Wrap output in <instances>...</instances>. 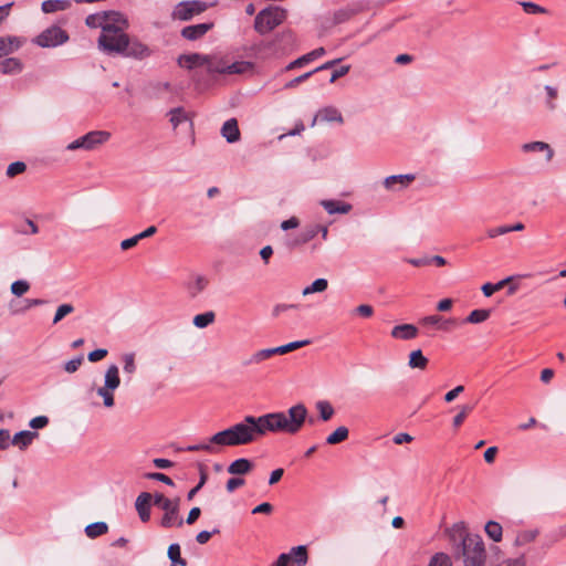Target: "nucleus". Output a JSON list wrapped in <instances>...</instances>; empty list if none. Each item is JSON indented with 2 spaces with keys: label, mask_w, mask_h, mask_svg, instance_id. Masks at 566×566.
<instances>
[{
  "label": "nucleus",
  "mask_w": 566,
  "mask_h": 566,
  "mask_svg": "<svg viewBox=\"0 0 566 566\" xmlns=\"http://www.w3.org/2000/svg\"><path fill=\"white\" fill-rule=\"evenodd\" d=\"M266 432L264 415L260 417L245 416L242 421L214 433L210 437V441L218 447L245 446L256 441Z\"/></svg>",
  "instance_id": "nucleus-1"
},
{
  "label": "nucleus",
  "mask_w": 566,
  "mask_h": 566,
  "mask_svg": "<svg viewBox=\"0 0 566 566\" xmlns=\"http://www.w3.org/2000/svg\"><path fill=\"white\" fill-rule=\"evenodd\" d=\"M454 555L461 557L464 566H484L486 552L482 537L467 532L463 523L448 530Z\"/></svg>",
  "instance_id": "nucleus-2"
},
{
  "label": "nucleus",
  "mask_w": 566,
  "mask_h": 566,
  "mask_svg": "<svg viewBox=\"0 0 566 566\" xmlns=\"http://www.w3.org/2000/svg\"><path fill=\"white\" fill-rule=\"evenodd\" d=\"M128 22L123 14L118 15V21L107 24L103 28L97 39L98 49L107 55H137V51L130 49V40L125 30Z\"/></svg>",
  "instance_id": "nucleus-3"
},
{
  "label": "nucleus",
  "mask_w": 566,
  "mask_h": 566,
  "mask_svg": "<svg viewBox=\"0 0 566 566\" xmlns=\"http://www.w3.org/2000/svg\"><path fill=\"white\" fill-rule=\"evenodd\" d=\"M307 408L304 403H296L286 412H270L264 415L268 432L297 433L307 418Z\"/></svg>",
  "instance_id": "nucleus-4"
},
{
  "label": "nucleus",
  "mask_w": 566,
  "mask_h": 566,
  "mask_svg": "<svg viewBox=\"0 0 566 566\" xmlns=\"http://www.w3.org/2000/svg\"><path fill=\"white\" fill-rule=\"evenodd\" d=\"M156 504L165 511L161 520V525L165 527L181 526L182 520L178 517V505L176 501L169 497H144V522L148 518L149 514L147 507Z\"/></svg>",
  "instance_id": "nucleus-5"
},
{
  "label": "nucleus",
  "mask_w": 566,
  "mask_h": 566,
  "mask_svg": "<svg viewBox=\"0 0 566 566\" xmlns=\"http://www.w3.org/2000/svg\"><path fill=\"white\" fill-rule=\"evenodd\" d=\"M286 13L280 7H269L261 10L254 20V29L260 34H266L285 20Z\"/></svg>",
  "instance_id": "nucleus-6"
},
{
  "label": "nucleus",
  "mask_w": 566,
  "mask_h": 566,
  "mask_svg": "<svg viewBox=\"0 0 566 566\" xmlns=\"http://www.w3.org/2000/svg\"><path fill=\"white\" fill-rule=\"evenodd\" d=\"M111 136V133L107 130H91L67 144L65 148L70 151L78 149L93 151L107 143Z\"/></svg>",
  "instance_id": "nucleus-7"
},
{
  "label": "nucleus",
  "mask_w": 566,
  "mask_h": 566,
  "mask_svg": "<svg viewBox=\"0 0 566 566\" xmlns=\"http://www.w3.org/2000/svg\"><path fill=\"white\" fill-rule=\"evenodd\" d=\"M308 344H311L310 339H303V340H294V342L287 343L285 345H281V346L273 347V348L260 349V350L253 353L247 360H244L243 365L244 366L259 365L262 361L272 357L273 355H284L292 350L304 347Z\"/></svg>",
  "instance_id": "nucleus-8"
},
{
  "label": "nucleus",
  "mask_w": 566,
  "mask_h": 566,
  "mask_svg": "<svg viewBox=\"0 0 566 566\" xmlns=\"http://www.w3.org/2000/svg\"><path fill=\"white\" fill-rule=\"evenodd\" d=\"M120 385L119 378V369L117 365L112 364L106 369L104 376V386L97 388L96 394L103 398V403L107 408H112L114 406V394L113 391L117 389Z\"/></svg>",
  "instance_id": "nucleus-9"
},
{
  "label": "nucleus",
  "mask_w": 566,
  "mask_h": 566,
  "mask_svg": "<svg viewBox=\"0 0 566 566\" xmlns=\"http://www.w3.org/2000/svg\"><path fill=\"white\" fill-rule=\"evenodd\" d=\"M69 40V34L62 28L52 25L42 31L33 43L41 48H55L64 44Z\"/></svg>",
  "instance_id": "nucleus-10"
},
{
  "label": "nucleus",
  "mask_w": 566,
  "mask_h": 566,
  "mask_svg": "<svg viewBox=\"0 0 566 566\" xmlns=\"http://www.w3.org/2000/svg\"><path fill=\"white\" fill-rule=\"evenodd\" d=\"M206 9V2L199 0L181 1L174 8L171 17L174 20L188 21Z\"/></svg>",
  "instance_id": "nucleus-11"
},
{
  "label": "nucleus",
  "mask_w": 566,
  "mask_h": 566,
  "mask_svg": "<svg viewBox=\"0 0 566 566\" xmlns=\"http://www.w3.org/2000/svg\"><path fill=\"white\" fill-rule=\"evenodd\" d=\"M119 14L120 13L116 11H103L93 13L86 17L85 23L90 28H99L101 31H103V28H106L107 24L114 23V21H118Z\"/></svg>",
  "instance_id": "nucleus-12"
},
{
  "label": "nucleus",
  "mask_w": 566,
  "mask_h": 566,
  "mask_svg": "<svg viewBox=\"0 0 566 566\" xmlns=\"http://www.w3.org/2000/svg\"><path fill=\"white\" fill-rule=\"evenodd\" d=\"M415 178L416 177L412 174L391 175L385 178L384 187L390 191H399L407 188L415 180Z\"/></svg>",
  "instance_id": "nucleus-13"
},
{
  "label": "nucleus",
  "mask_w": 566,
  "mask_h": 566,
  "mask_svg": "<svg viewBox=\"0 0 566 566\" xmlns=\"http://www.w3.org/2000/svg\"><path fill=\"white\" fill-rule=\"evenodd\" d=\"M212 28V22L187 25L181 30V35L189 41H196L201 39Z\"/></svg>",
  "instance_id": "nucleus-14"
},
{
  "label": "nucleus",
  "mask_w": 566,
  "mask_h": 566,
  "mask_svg": "<svg viewBox=\"0 0 566 566\" xmlns=\"http://www.w3.org/2000/svg\"><path fill=\"white\" fill-rule=\"evenodd\" d=\"M25 43V39L15 35L0 36V57L18 51Z\"/></svg>",
  "instance_id": "nucleus-15"
},
{
  "label": "nucleus",
  "mask_w": 566,
  "mask_h": 566,
  "mask_svg": "<svg viewBox=\"0 0 566 566\" xmlns=\"http://www.w3.org/2000/svg\"><path fill=\"white\" fill-rule=\"evenodd\" d=\"M221 136L229 143L234 144L240 140L241 134L235 118L226 120L221 127Z\"/></svg>",
  "instance_id": "nucleus-16"
},
{
  "label": "nucleus",
  "mask_w": 566,
  "mask_h": 566,
  "mask_svg": "<svg viewBox=\"0 0 566 566\" xmlns=\"http://www.w3.org/2000/svg\"><path fill=\"white\" fill-rule=\"evenodd\" d=\"M418 332V327L413 324H400L391 329L390 335L397 339L410 340L417 337Z\"/></svg>",
  "instance_id": "nucleus-17"
},
{
  "label": "nucleus",
  "mask_w": 566,
  "mask_h": 566,
  "mask_svg": "<svg viewBox=\"0 0 566 566\" xmlns=\"http://www.w3.org/2000/svg\"><path fill=\"white\" fill-rule=\"evenodd\" d=\"M209 280L205 275H195L186 283V290L191 298H196L208 286Z\"/></svg>",
  "instance_id": "nucleus-18"
},
{
  "label": "nucleus",
  "mask_w": 566,
  "mask_h": 566,
  "mask_svg": "<svg viewBox=\"0 0 566 566\" xmlns=\"http://www.w3.org/2000/svg\"><path fill=\"white\" fill-rule=\"evenodd\" d=\"M207 62H208V55L200 54V53L184 54L178 57V64L181 67H186L189 70H191L196 66L206 65Z\"/></svg>",
  "instance_id": "nucleus-19"
},
{
  "label": "nucleus",
  "mask_w": 566,
  "mask_h": 566,
  "mask_svg": "<svg viewBox=\"0 0 566 566\" xmlns=\"http://www.w3.org/2000/svg\"><path fill=\"white\" fill-rule=\"evenodd\" d=\"M169 120L172 127L176 129L180 125H187L189 129H192V120L188 116V113L184 107H175L168 112Z\"/></svg>",
  "instance_id": "nucleus-20"
},
{
  "label": "nucleus",
  "mask_w": 566,
  "mask_h": 566,
  "mask_svg": "<svg viewBox=\"0 0 566 566\" xmlns=\"http://www.w3.org/2000/svg\"><path fill=\"white\" fill-rule=\"evenodd\" d=\"M325 53H326V51H325V49L323 46L317 48V49H315V50H313V51H311V52L300 56L298 59L290 62L286 65L285 70L286 71H291V70H294L296 67H302L305 64L316 60L317 57L323 56Z\"/></svg>",
  "instance_id": "nucleus-21"
},
{
  "label": "nucleus",
  "mask_w": 566,
  "mask_h": 566,
  "mask_svg": "<svg viewBox=\"0 0 566 566\" xmlns=\"http://www.w3.org/2000/svg\"><path fill=\"white\" fill-rule=\"evenodd\" d=\"M321 206L326 210L328 214H346L352 210V205L345 201L327 199L322 200Z\"/></svg>",
  "instance_id": "nucleus-22"
},
{
  "label": "nucleus",
  "mask_w": 566,
  "mask_h": 566,
  "mask_svg": "<svg viewBox=\"0 0 566 566\" xmlns=\"http://www.w3.org/2000/svg\"><path fill=\"white\" fill-rule=\"evenodd\" d=\"M522 150L524 153H544L546 163L551 161L554 156L552 147L544 142H531L523 144Z\"/></svg>",
  "instance_id": "nucleus-23"
},
{
  "label": "nucleus",
  "mask_w": 566,
  "mask_h": 566,
  "mask_svg": "<svg viewBox=\"0 0 566 566\" xmlns=\"http://www.w3.org/2000/svg\"><path fill=\"white\" fill-rule=\"evenodd\" d=\"M23 63L18 57H6L0 61V73L4 75H14L21 73Z\"/></svg>",
  "instance_id": "nucleus-24"
},
{
  "label": "nucleus",
  "mask_w": 566,
  "mask_h": 566,
  "mask_svg": "<svg viewBox=\"0 0 566 566\" xmlns=\"http://www.w3.org/2000/svg\"><path fill=\"white\" fill-rule=\"evenodd\" d=\"M317 119H319L322 122H327V123H332V122L343 123V116H342L340 112L337 108L332 107V106L322 108L317 113V115L314 117L312 126L315 125V122Z\"/></svg>",
  "instance_id": "nucleus-25"
},
{
  "label": "nucleus",
  "mask_w": 566,
  "mask_h": 566,
  "mask_svg": "<svg viewBox=\"0 0 566 566\" xmlns=\"http://www.w3.org/2000/svg\"><path fill=\"white\" fill-rule=\"evenodd\" d=\"M36 437L38 432L35 431L22 430L13 436L11 443L23 450L28 448Z\"/></svg>",
  "instance_id": "nucleus-26"
},
{
  "label": "nucleus",
  "mask_w": 566,
  "mask_h": 566,
  "mask_svg": "<svg viewBox=\"0 0 566 566\" xmlns=\"http://www.w3.org/2000/svg\"><path fill=\"white\" fill-rule=\"evenodd\" d=\"M253 463L245 458L234 460L228 467V472L233 475H242L251 471Z\"/></svg>",
  "instance_id": "nucleus-27"
},
{
  "label": "nucleus",
  "mask_w": 566,
  "mask_h": 566,
  "mask_svg": "<svg viewBox=\"0 0 566 566\" xmlns=\"http://www.w3.org/2000/svg\"><path fill=\"white\" fill-rule=\"evenodd\" d=\"M428 363H429V359L423 355L421 349L412 350L409 354L408 366L411 369H421V370H423V369L427 368Z\"/></svg>",
  "instance_id": "nucleus-28"
},
{
  "label": "nucleus",
  "mask_w": 566,
  "mask_h": 566,
  "mask_svg": "<svg viewBox=\"0 0 566 566\" xmlns=\"http://www.w3.org/2000/svg\"><path fill=\"white\" fill-rule=\"evenodd\" d=\"M71 7V0H45L42 2L41 9L44 13H53L64 11Z\"/></svg>",
  "instance_id": "nucleus-29"
},
{
  "label": "nucleus",
  "mask_w": 566,
  "mask_h": 566,
  "mask_svg": "<svg viewBox=\"0 0 566 566\" xmlns=\"http://www.w3.org/2000/svg\"><path fill=\"white\" fill-rule=\"evenodd\" d=\"M318 417L322 421L331 420L335 415V409L328 400H318L315 403Z\"/></svg>",
  "instance_id": "nucleus-30"
},
{
  "label": "nucleus",
  "mask_w": 566,
  "mask_h": 566,
  "mask_svg": "<svg viewBox=\"0 0 566 566\" xmlns=\"http://www.w3.org/2000/svg\"><path fill=\"white\" fill-rule=\"evenodd\" d=\"M206 66L209 73L224 74L227 62L222 57L208 55V62L206 63Z\"/></svg>",
  "instance_id": "nucleus-31"
},
{
  "label": "nucleus",
  "mask_w": 566,
  "mask_h": 566,
  "mask_svg": "<svg viewBox=\"0 0 566 566\" xmlns=\"http://www.w3.org/2000/svg\"><path fill=\"white\" fill-rule=\"evenodd\" d=\"M349 436V430L345 426H339L331 434L326 437L327 444H338L345 441Z\"/></svg>",
  "instance_id": "nucleus-32"
},
{
  "label": "nucleus",
  "mask_w": 566,
  "mask_h": 566,
  "mask_svg": "<svg viewBox=\"0 0 566 566\" xmlns=\"http://www.w3.org/2000/svg\"><path fill=\"white\" fill-rule=\"evenodd\" d=\"M317 234H318V228H315V224L310 226V227L305 228L297 235V238L293 241L292 245L296 247V245L305 244V243L310 242L311 240H313Z\"/></svg>",
  "instance_id": "nucleus-33"
},
{
  "label": "nucleus",
  "mask_w": 566,
  "mask_h": 566,
  "mask_svg": "<svg viewBox=\"0 0 566 566\" xmlns=\"http://www.w3.org/2000/svg\"><path fill=\"white\" fill-rule=\"evenodd\" d=\"M513 280V276H507L497 283H485L482 285L481 291L484 296L490 297L495 292L502 290L506 284H509Z\"/></svg>",
  "instance_id": "nucleus-34"
},
{
  "label": "nucleus",
  "mask_w": 566,
  "mask_h": 566,
  "mask_svg": "<svg viewBox=\"0 0 566 566\" xmlns=\"http://www.w3.org/2000/svg\"><path fill=\"white\" fill-rule=\"evenodd\" d=\"M214 319L216 313L213 311H208L196 315L192 319V323L197 328H206L207 326L212 324Z\"/></svg>",
  "instance_id": "nucleus-35"
},
{
  "label": "nucleus",
  "mask_w": 566,
  "mask_h": 566,
  "mask_svg": "<svg viewBox=\"0 0 566 566\" xmlns=\"http://www.w3.org/2000/svg\"><path fill=\"white\" fill-rule=\"evenodd\" d=\"M485 533L486 535L493 539L494 542H500L502 539V536H503V527L501 526V524H499L497 522L495 521H489L486 524H485Z\"/></svg>",
  "instance_id": "nucleus-36"
},
{
  "label": "nucleus",
  "mask_w": 566,
  "mask_h": 566,
  "mask_svg": "<svg viewBox=\"0 0 566 566\" xmlns=\"http://www.w3.org/2000/svg\"><path fill=\"white\" fill-rule=\"evenodd\" d=\"M108 526L105 522H95L92 524H88L85 527V534L90 538H95L97 536H101L105 533H107Z\"/></svg>",
  "instance_id": "nucleus-37"
},
{
  "label": "nucleus",
  "mask_w": 566,
  "mask_h": 566,
  "mask_svg": "<svg viewBox=\"0 0 566 566\" xmlns=\"http://www.w3.org/2000/svg\"><path fill=\"white\" fill-rule=\"evenodd\" d=\"M168 557L171 562V566H186L187 562L180 555V546L177 543L171 544L168 547Z\"/></svg>",
  "instance_id": "nucleus-38"
},
{
  "label": "nucleus",
  "mask_w": 566,
  "mask_h": 566,
  "mask_svg": "<svg viewBox=\"0 0 566 566\" xmlns=\"http://www.w3.org/2000/svg\"><path fill=\"white\" fill-rule=\"evenodd\" d=\"M289 554H291V560L297 566H304L307 563V551L303 545L293 547Z\"/></svg>",
  "instance_id": "nucleus-39"
},
{
  "label": "nucleus",
  "mask_w": 566,
  "mask_h": 566,
  "mask_svg": "<svg viewBox=\"0 0 566 566\" xmlns=\"http://www.w3.org/2000/svg\"><path fill=\"white\" fill-rule=\"evenodd\" d=\"M252 63L248 61H237L231 64L227 63L224 74H242L252 69Z\"/></svg>",
  "instance_id": "nucleus-40"
},
{
  "label": "nucleus",
  "mask_w": 566,
  "mask_h": 566,
  "mask_svg": "<svg viewBox=\"0 0 566 566\" xmlns=\"http://www.w3.org/2000/svg\"><path fill=\"white\" fill-rule=\"evenodd\" d=\"M490 310H474L464 319L465 323L479 324L485 322L490 317Z\"/></svg>",
  "instance_id": "nucleus-41"
},
{
  "label": "nucleus",
  "mask_w": 566,
  "mask_h": 566,
  "mask_svg": "<svg viewBox=\"0 0 566 566\" xmlns=\"http://www.w3.org/2000/svg\"><path fill=\"white\" fill-rule=\"evenodd\" d=\"M328 286V282L326 279H323V277H319V279H316L311 285L306 286L302 294L304 296L308 295V294H313V293H322L324 292Z\"/></svg>",
  "instance_id": "nucleus-42"
},
{
  "label": "nucleus",
  "mask_w": 566,
  "mask_h": 566,
  "mask_svg": "<svg viewBox=\"0 0 566 566\" xmlns=\"http://www.w3.org/2000/svg\"><path fill=\"white\" fill-rule=\"evenodd\" d=\"M537 534H538V532L536 530H528V531L520 532L516 534V537L514 539V545L515 546L526 545V544L533 542L536 538Z\"/></svg>",
  "instance_id": "nucleus-43"
},
{
  "label": "nucleus",
  "mask_w": 566,
  "mask_h": 566,
  "mask_svg": "<svg viewBox=\"0 0 566 566\" xmlns=\"http://www.w3.org/2000/svg\"><path fill=\"white\" fill-rule=\"evenodd\" d=\"M74 312V306L70 303L61 304L55 312V315L53 317V324H57L61 322L66 315Z\"/></svg>",
  "instance_id": "nucleus-44"
},
{
  "label": "nucleus",
  "mask_w": 566,
  "mask_h": 566,
  "mask_svg": "<svg viewBox=\"0 0 566 566\" xmlns=\"http://www.w3.org/2000/svg\"><path fill=\"white\" fill-rule=\"evenodd\" d=\"M122 359L124 363V366H123L124 373L129 376L133 375L136 371L135 354H133V353L124 354Z\"/></svg>",
  "instance_id": "nucleus-45"
},
{
  "label": "nucleus",
  "mask_w": 566,
  "mask_h": 566,
  "mask_svg": "<svg viewBox=\"0 0 566 566\" xmlns=\"http://www.w3.org/2000/svg\"><path fill=\"white\" fill-rule=\"evenodd\" d=\"M30 290V284L25 280H18L11 284V293L15 296H22Z\"/></svg>",
  "instance_id": "nucleus-46"
},
{
  "label": "nucleus",
  "mask_w": 566,
  "mask_h": 566,
  "mask_svg": "<svg viewBox=\"0 0 566 566\" xmlns=\"http://www.w3.org/2000/svg\"><path fill=\"white\" fill-rule=\"evenodd\" d=\"M428 566H452L451 558L444 553L434 554Z\"/></svg>",
  "instance_id": "nucleus-47"
},
{
  "label": "nucleus",
  "mask_w": 566,
  "mask_h": 566,
  "mask_svg": "<svg viewBox=\"0 0 566 566\" xmlns=\"http://www.w3.org/2000/svg\"><path fill=\"white\" fill-rule=\"evenodd\" d=\"M25 169H27V165L23 161H14L8 166L6 174L9 178H13V177L24 172Z\"/></svg>",
  "instance_id": "nucleus-48"
},
{
  "label": "nucleus",
  "mask_w": 566,
  "mask_h": 566,
  "mask_svg": "<svg viewBox=\"0 0 566 566\" xmlns=\"http://www.w3.org/2000/svg\"><path fill=\"white\" fill-rule=\"evenodd\" d=\"M524 11L528 14H539V13H546L547 10L544 7H541L534 2L530 1H523L520 2Z\"/></svg>",
  "instance_id": "nucleus-49"
},
{
  "label": "nucleus",
  "mask_w": 566,
  "mask_h": 566,
  "mask_svg": "<svg viewBox=\"0 0 566 566\" xmlns=\"http://www.w3.org/2000/svg\"><path fill=\"white\" fill-rule=\"evenodd\" d=\"M83 356L78 355L64 364V370L69 374L75 373L83 363Z\"/></svg>",
  "instance_id": "nucleus-50"
},
{
  "label": "nucleus",
  "mask_w": 566,
  "mask_h": 566,
  "mask_svg": "<svg viewBox=\"0 0 566 566\" xmlns=\"http://www.w3.org/2000/svg\"><path fill=\"white\" fill-rule=\"evenodd\" d=\"M144 479L156 480V481L164 482L168 485H174L172 480L168 475H166L164 473H159V472H146V473H144Z\"/></svg>",
  "instance_id": "nucleus-51"
},
{
  "label": "nucleus",
  "mask_w": 566,
  "mask_h": 566,
  "mask_svg": "<svg viewBox=\"0 0 566 566\" xmlns=\"http://www.w3.org/2000/svg\"><path fill=\"white\" fill-rule=\"evenodd\" d=\"M357 11L358 10L352 9V8L339 10L335 13V21L337 23H343V22L347 21L348 19H350L354 14H356Z\"/></svg>",
  "instance_id": "nucleus-52"
},
{
  "label": "nucleus",
  "mask_w": 566,
  "mask_h": 566,
  "mask_svg": "<svg viewBox=\"0 0 566 566\" xmlns=\"http://www.w3.org/2000/svg\"><path fill=\"white\" fill-rule=\"evenodd\" d=\"M315 72L310 71V72H306L291 81H289L287 83L284 84V88L285 90H290V88H294L296 87L298 84L303 83L304 81H306L307 78H310Z\"/></svg>",
  "instance_id": "nucleus-53"
},
{
  "label": "nucleus",
  "mask_w": 566,
  "mask_h": 566,
  "mask_svg": "<svg viewBox=\"0 0 566 566\" xmlns=\"http://www.w3.org/2000/svg\"><path fill=\"white\" fill-rule=\"evenodd\" d=\"M474 406L472 405H465L462 407L461 411L453 418V426L460 427L462 422L464 421L468 413H470L473 410Z\"/></svg>",
  "instance_id": "nucleus-54"
},
{
  "label": "nucleus",
  "mask_w": 566,
  "mask_h": 566,
  "mask_svg": "<svg viewBox=\"0 0 566 566\" xmlns=\"http://www.w3.org/2000/svg\"><path fill=\"white\" fill-rule=\"evenodd\" d=\"M187 450L188 451H207V452L213 453V452H216V444L211 443V441L209 440L208 443H199V444L189 446V447H187Z\"/></svg>",
  "instance_id": "nucleus-55"
},
{
  "label": "nucleus",
  "mask_w": 566,
  "mask_h": 566,
  "mask_svg": "<svg viewBox=\"0 0 566 566\" xmlns=\"http://www.w3.org/2000/svg\"><path fill=\"white\" fill-rule=\"evenodd\" d=\"M142 240V232L135 234L134 237L129 238V239H125L120 242V248L123 250H128L135 245L138 244V242Z\"/></svg>",
  "instance_id": "nucleus-56"
},
{
  "label": "nucleus",
  "mask_w": 566,
  "mask_h": 566,
  "mask_svg": "<svg viewBox=\"0 0 566 566\" xmlns=\"http://www.w3.org/2000/svg\"><path fill=\"white\" fill-rule=\"evenodd\" d=\"M49 423V418L46 416H38L29 422V426L32 429H42Z\"/></svg>",
  "instance_id": "nucleus-57"
},
{
  "label": "nucleus",
  "mask_w": 566,
  "mask_h": 566,
  "mask_svg": "<svg viewBox=\"0 0 566 566\" xmlns=\"http://www.w3.org/2000/svg\"><path fill=\"white\" fill-rule=\"evenodd\" d=\"M107 349L105 348H98V349H95L91 353H88L87 355V359L91 361V363H96L101 359H103L104 357L107 356Z\"/></svg>",
  "instance_id": "nucleus-58"
},
{
  "label": "nucleus",
  "mask_w": 566,
  "mask_h": 566,
  "mask_svg": "<svg viewBox=\"0 0 566 566\" xmlns=\"http://www.w3.org/2000/svg\"><path fill=\"white\" fill-rule=\"evenodd\" d=\"M219 533V530L218 528H213L211 532L209 531H201L197 534L196 536V541L199 543V544H206L213 534H218Z\"/></svg>",
  "instance_id": "nucleus-59"
},
{
  "label": "nucleus",
  "mask_w": 566,
  "mask_h": 566,
  "mask_svg": "<svg viewBox=\"0 0 566 566\" xmlns=\"http://www.w3.org/2000/svg\"><path fill=\"white\" fill-rule=\"evenodd\" d=\"M350 70V65H342L338 69H335L331 75L329 83H334L337 78L346 75Z\"/></svg>",
  "instance_id": "nucleus-60"
},
{
  "label": "nucleus",
  "mask_w": 566,
  "mask_h": 566,
  "mask_svg": "<svg viewBox=\"0 0 566 566\" xmlns=\"http://www.w3.org/2000/svg\"><path fill=\"white\" fill-rule=\"evenodd\" d=\"M354 311L363 317H370L374 314L373 306L368 304L358 305Z\"/></svg>",
  "instance_id": "nucleus-61"
},
{
  "label": "nucleus",
  "mask_w": 566,
  "mask_h": 566,
  "mask_svg": "<svg viewBox=\"0 0 566 566\" xmlns=\"http://www.w3.org/2000/svg\"><path fill=\"white\" fill-rule=\"evenodd\" d=\"M488 233V237L493 239V238H496L499 235H503V234H506L509 233V229H507V226H500V227H496V228H491L486 231Z\"/></svg>",
  "instance_id": "nucleus-62"
},
{
  "label": "nucleus",
  "mask_w": 566,
  "mask_h": 566,
  "mask_svg": "<svg viewBox=\"0 0 566 566\" xmlns=\"http://www.w3.org/2000/svg\"><path fill=\"white\" fill-rule=\"evenodd\" d=\"M244 484V480L242 478H231L228 480L226 489L229 493L233 492L237 488Z\"/></svg>",
  "instance_id": "nucleus-63"
},
{
  "label": "nucleus",
  "mask_w": 566,
  "mask_h": 566,
  "mask_svg": "<svg viewBox=\"0 0 566 566\" xmlns=\"http://www.w3.org/2000/svg\"><path fill=\"white\" fill-rule=\"evenodd\" d=\"M463 390L464 387L462 385L457 386L455 388H453L452 390L448 391L444 395V401L452 402L458 397L459 394L463 392Z\"/></svg>",
  "instance_id": "nucleus-64"
}]
</instances>
